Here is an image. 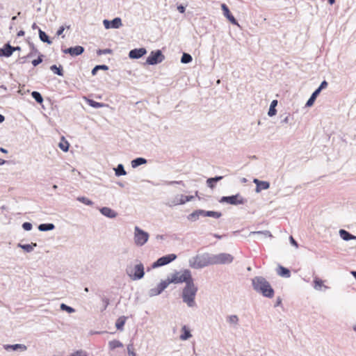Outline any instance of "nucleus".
I'll list each match as a JSON object with an SVG mask.
<instances>
[{
  "instance_id": "1",
  "label": "nucleus",
  "mask_w": 356,
  "mask_h": 356,
  "mask_svg": "<svg viewBox=\"0 0 356 356\" xmlns=\"http://www.w3.org/2000/svg\"><path fill=\"white\" fill-rule=\"evenodd\" d=\"M252 284L254 290L257 293L262 294L263 296L268 298H272L274 296V289L264 277H254L252 280Z\"/></svg>"
},
{
  "instance_id": "2",
  "label": "nucleus",
  "mask_w": 356,
  "mask_h": 356,
  "mask_svg": "<svg viewBox=\"0 0 356 356\" xmlns=\"http://www.w3.org/2000/svg\"><path fill=\"white\" fill-rule=\"evenodd\" d=\"M197 287L194 284L193 280L191 282H187L182 290L181 298L184 303L187 305L188 307H196L195 296L197 292Z\"/></svg>"
},
{
  "instance_id": "3",
  "label": "nucleus",
  "mask_w": 356,
  "mask_h": 356,
  "mask_svg": "<svg viewBox=\"0 0 356 356\" xmlns=\"http://www.w3.org/2000/svg\"><path fill=\"white\" fill-rule=\"evenodd\" d=\"M190 267L200 269L213 264V254L208 252L197 254L188 260Z\"/></svg>"
},
{
  "instance_id": "4",
  "label": "nucleus",
  "mask_w": 356,
  "mask_h": 356,
  "mask_svg": "<svg viewBox=\"0 0 356 356\" xmlns=\"http://www.w3.org/2000/svg\"><path fill=\"white\" fill-rule=\"evenodd\" d=\"M168 285L171 283L174 284H179L185 282L187 284V282H191L193 280L191 273L189 270H184L183 271L175 272L172 275L171 277H168L166 280Z\"/></svg>"
},
{
  "instance_id": "5",
  "label": "nucleus",
  "mask_w": 356,
  "mask_h": 356,
  "mask_svg": "<svg viewBox=\"0 0 356 356\" xmlns=\"http://www.w3.org/2000/svg\"><path fill=\"white\" fill-rule=\"evenodd\" d=\"M126 273L132 280H140L144 277V266L142 263L129 264L126 268Z\"/></svg>"
},
{
  "instance_id": "6",
  "label": "nucleus",
  "mask_w": 356,
  "mask_h": 356,
  "mask_svg": "<svg viewBox=\"0 0 356 356\" xmlns=\"http://www.w3.org/2000/svg\"><path fill=\"white\" fill-rule=\"evenodd\" d=\"M149 236V234L139 227L136 226L134 227V240L137 246L144 245L147 242Z\"/></svg>"
},
{
  "instance_id": "7",
  "label": "nucleus",
  "mask_w": 356,
  "mask_h": 356,
  "mask_svg": "<svg viewBox=\"0 0 356 356\" xmlns=\"http://www.w3.org/2000/svg\"><path fill=\"white\" fill-rule=\"evenodd\" d=\"M220 203H228L232 205H238L245 204L247 200L243 198L239 193L230 196H222L219 200Z\"/></svg>"
},
{
  "instance_id": "8",
  "label": "nucleus",
  "mask_w": 356,
  "mask_h": 356,
  "mask_svg": "<svg viewBox=\"0 0 356 356\" xmlns=\"http://www.w3.org/2000/svg\"><path fill=\"white\" fill-rule=\"evenodd\" d=\"M234 260V257L228 253H220L213 254V264H229Z\"/></svg>"
},
{
  "instance_id": "9",
  "label": "nucleus",
  "mask_w": 356,
  "mask_h": 356,
  "mask_svg": "<svg viewBox=\"0 0 356 356\" xmlns=\"http://www.w3.org/2000/svg\"><path fill=\"white\" fill-rule=\"evenodd\" d=\"M164 60V56L161 50L153 51L147 58L146 63L154 65L161 63Z\"/></svg>"
},
{
  "instance_id": "10",
  "label": "nucleus",
  "mask_w": 356,
  "mask_h": 356,
  "mask_svg": "<svg viewBox=\"0 0 356 356\" xmlns=\"http://www.w3.org/2000/svg\"><path fill=\"white\" fill-rule=\"evenodd\" d=\"M177 255L175 254H169L159 258L155 262L152 264V267L156 268L170 264L175 260Z\"/></svg>"
},
{
  "instance_id": "11",
  "label": "nucleus",
  "mask_w": 356,
  "mask_h": 356,
  "mask_svg": "<svg viewBox=\"0 0 356 356\" xmlns=\"http://www.w3.org/2000/svg\"><path fill=\"white\" fill-rule=\"evenodd\" d=\"M168 284L166 280L161 281L156 287L152 288L149 291V296L151 297L161 294L167 287Z\"/></svg>"
},
{
  "instance_id": "12",
  "label": "nucleus",
  "mask_w": 356,
  "mask_h": 356,
  "mask_svg": "<svg viewBox=\"0 0 356 356\" xmlns=\"http://www.w3.org/2000/svg\"><path fill=\"white\" fill-rule=\"evenodd\" d=\"M103 24L106 29H119L122 26V19L120 17H115L113 20L104 19Z\"/></svg>"
},
{
  "instance_id": "13",
  "label": "nucleus",
  "mask_w": 356,
  "mask_h": 356,
  "mask_svg": "<svg viewBox=\"0 0 356 356\" xmlns=\"http://www.w3.org/2000/svg\"><path fill=\"white\" fill-rule=\"evenodd\" d=\"M63 52L65 54H70L72 56H77L84 52V48L82 46H75L67 49H62Z\"/></svg>"
},
{
  "instance_id": "14",
  "label": "nucleus",
  "mask_w": 356,
  "mask_h": 356,
  "mask_svg": "<svg viewBox=\"0 0 356 356\" xmlns=\"http://www.w3.org/2000/svg\"><path fill=\"white\" fill-rule=\"evenodd\" d=\"M147 54V50L145 48L141 47L138 49H131L129 53V56L132 59H138L143 57L144 55Z\"/></svg>"
},
{
  "instance_id": "15",
  "label": "nucleus",
  "mask_w": 356,
  "mask_h": 356,
  "mask_svg": "<svg viewBox=\"0 0 356 356\" xmlns=\"http://www.w3.org/2000/svg\"><path fill=\"white\" fill-rule=\"evenodd\" d=\"M222 10L223 11L224 15L227 17V19L234 25L239 26L238 24V22L235 19V17L232 15V14L230 13L229 8L226 6V4L222 3L221 5Z\"/></svg>"
},
{
  "instance_id": "16",
  "label": "nucleus",
  "mask_w": 356,
  "mask_h": 356,
  "mask_svg": "<svg viewBox=\"0 0 356 356\" xmlns=\"http://www.w3.org/2000/svg\"><path fill=\"white\" fill-rule=\"evenodd\" d=\"M15 49L9 43H6L0 48V56L10 57L14 53Z\"/></svg>"
},
{
  "instance_id": "17",
  "label": "nucleus",
  "mask_w": 356,
  "mask_h": 356,
  "mask_svg": "<svg viewBox=\"0 0 356 356\" xmlns=\"http://www.w3.org/2000/svg\"><path fill=\"white\" fill-rule=\"evenodd\" d=\"M99 211L103 216L109 218H115L118 216V213L115 211L107 207H102Z\"/></svg>"
},
{
  "instance_id": "18",
  "label": "nucleus",
  "mask_w": 356,
  "mask_h": 356,
  "mask_svg": "<svg viewBox=\"0 0 356 356\" xmlns=\"http://www.w3.org/2000/svg\"><path fill=\"white\" fill-rule=\"evenodd\" d=\"M253 182L256 184V191L260 192L261 190H267L270 187V184L266 181H260L257 179H254Z\"/></svg>"
},
{
  "instance_id": "19",
  "label": "nucleus",
  "mask_w": 356,
  "mask_h": 356,
  "mask_svg": "<svg viewBox=\"0 0 356 356\" xmlns=\"http://www.w3.org/2000/svg\"><path fill=\"white\" fill-rule=\"evenodd\" d=\"M313 283V286L314 289L317 291H321L322 288H323L324 290L329 289L327 286L323 284V281L318 278V277H314Z\"/></svg>"
},
{
  "instance_id": "20",
  "label": "nucleus",
  "mask_w": 356,
  "mask_h": 356,
  "mask_svg": "<svg viewBox=\"0 0 356 356\" xmlns=\"http://www.w3.org/2000/svg\"><path fill=\"white\" fill-rule=\"evenodd\" d=\"M185 203L184 195H177L170 201L169 206L173 207L176 205L184 204Z\"/></svg>"
},
{
  "instance_id": "21",
  "label": "nucleus",
  "mask_w": 356,
  "mask_h": 356,
  "mask_svg": "<svg viewBox=\"0 0 356 356\" xmlns=\"http://www.w3.org/2000/svg\"><path fill=\"white\" fill-rule=\"evenodd\" d=\"M4 349L6 350H21L25 351L27 349V347L24 344H13V345H4Z\"/></svg>"
},
{
  "instance_id": "22",
  "label": "nucleus",
  "mask_w": 356,
  "mask_h": 356,
  "mask_svg": "<svg viewBox=\"0 0 356 356\" xmlns=\"http://www.w3.org/2000/svg\"><path fill=\"white\" fill-rule=\"evenodd\" d=\"M339 236L341 238L346 241H350L352 239H356V236L350 234L349 232L345 230V229H340L339 230Z\"/></svg>"
},
{
  "instance_id": "23",
  "label": "nucleus",
  "mask_w": 356,
  "mask_h": 356,
  "mask_svg": "<svg viewBox=\"0 0 356 356\" xmlns=\"http://www.w3.org/2000/svg\"><path fill=\"white\" fill-rule=\"evenodd\" d=\"M277 275H279L280 276L283 277L288 278L291 276L290 270L288 268H286L282 266H278V268L277 270Z\"/></svg>"
},
{
  "instance_id": "24",
  "label": "nucleus",
  "mask_w": 356,
  "mask_h": 356,
  "mask_svg": "<svg viewBox=\"0 0 356 356\" xmlns=\"http://www.w3.org/2000/svg\"><path fill=\"white\" fill-rule=\"evenodd\" d=\"M253 235H257V236H259L263 237V238H267V237L271 238V237H273L271 233L269 231H268V230L250 232L249 233L248 236H253Z\"/></svg>"
},
{
  "instance_id": "25",
  "label": "nucleus",
  "mask_w": 356,
  "mask_h": 356,
  "mask_svg": "<svg viewBox=\"0 0 356 356\" xmlns=\"http://www.w3.org/2000/svg\"><path fill=\"white\" fill-rule=\"evenodd\" d=\"M226 321L230 325H232L235 327L238 325L239 319L238 316L234 314L227 316L226 317Z\"/></svg>"
},
{
  "instance_id": "26",
  "label": "nucleus",
  "mask_w": 356,
  "mask_h": 356,
  "mask_svg": "<svg viewBox=\"0 0 356 356\" xmlns=\"http://www.w3.org/2000/svg\"><path fill=\"white\" fill-rule=\"evenodd\" d=\"M147 159L143 158V157H138L134 160L131 161V167L133 168H136L141 165L147 163Z\"/></svg>"
},
{
  "instance_id": "27",
  "label": "nucleus",
  "mask_w": 356,
  "mask_h": 356,
  "mask_svg": "<svg viewBox=\"0 0 356 356\" xmlns=\"http://www.w3.org/2000/svg\"><path fill=\"white\" fill-rule=\"evenodd\" d=\"M17 246L22 250H24L26 252H31L33 250L34 247L37 246L36 243H31V244H22L18 243Z\"/></svg>"
},
{
  "instance_id": "28",
  "label": "nucleus",
  "mask_w": 356,
  "mask_h": 356,
  "mask_svg": "<svg viewBox=\"0 0 356 356\" xmlns=\"http://www.w3.org/2000/svg\"><path fill=\"white\" fill-rule=\"evenodd\" d=\"M182 334L180 335V339L182 341H186L192 337L190 330L186 327V325H184L181 328Z\"/></svg>"
},
{
  "instance_id": "29",
  "label": "nucleus",
  "mask_w": 356,
  "mask_h": 356,
  "mask_svg": "<svg viewBox=\"0 0 356 356\" xmlns=\"http://www.w3.org/2000/svg\"><path fill=\"white\" fill-rule=\"evenodd\" d=\"M55 225L53 223H42L38 226V229L41 232H47L53 230Z\"/></svg>"
},
{
  "instance_id": "30",
  "label": "nucleus",
  "mask_w": 356,
  "mask_h": 356,
  "mask_svg": "<svg viewBox=\"0 0 356 356\" xmlns=\"http://www.w3.org/2000/svg\"><path fill=\"white\" fill-rule=\"evenodd\" d=\"M222 178V176H216L215 177L209 178L207 180V186L211 188H213L215 187L213 184L220 181Z\"/></svg>"
},
{
  "instance_id": "31",
  "label": "nucleus",
  "mask_w": 356,
  "mask_h": 356,
  "mask_svg": "<svg viewBox=\"0 0 356 356\" xmlns=\"http://www.w3.org/2000/svg\"><path fill=\"white\" fill-rule=\"evenodd\" d=\"M277 105V100H273L270 103V108L268 112V115L270 117L274 116L276 115L277 110L275 109V107Z\"/></svg>"
},
{
  "instance_id": "32",
  "label": "nucleus",
  "mask_w": 356,
  "mask_h": 356,
  "mask_svg": "<svg viewBox=\"0 0 356 356\" xmlns=\"http://www.w3.org/2000/svg\"><path fill=\"white\" fill-rule=\"evenodd\" d=\"M127 317L122 316L119 317L115 322V327L118 330H122L125 324Z\"/></svg>"
},
{
  "instance_id": "33",
  "label": "nucleus",
  "mask_w": 356,
  "mask_h": 356,
  "mask_svg": "<svg viewBox=\"0 0 356 356\" xmlns=\"http://www.w3.org/2000/svg\"><path fill=\"white\" fill-rule=\"evenodd\" d=\"M320 94L319 91L317 90H315L314 91V92L312 94L311 97H309V99L307 100V103H306V106H311L314 104L316 97L318 96V95Z\"/></svg>"
},
{
  "instance_id": "34",
  "label": "nucleus",
  "mask_w": 356,
  "mask_h": 356,
  "mask_svg": "<svg viewBox=\"0 0 356 356\" xmlns=\"http://www.w3.org/2000/svg\"><path fill=\"white\" fill-rule=\"evenodd\" d=\"M39 38L40 40L43 42H46L49 44L52 43L49 36L46 34L44 31H42L41 29H39Z\"/></svg>"
},
{
  "instance_id": "35",
  "label": "nucleus",
  "mask_w": 356,
  "mask_h": 356,
  "mask_svg": "<svg viewBox=\"0 0 356 356\" xmlns=\"http://www.w3.org/2000/svg\"><path fill=\"white\" fill-rule=\"evenodd\" d=\"M114 170H115V175L118 177L127 175V172L125 171V170L124 168V165L121 163L118 164Z\"/></svg>"
},
{
  "instance_id": "36",
  "label": "nucleus",
  "mask_w": 356,
  "mask_h": 356,
  "mask_svg": "<svg viewBox=\"0 0 356 356\" xmlns=\"http://www.w3.org/2000/svg\"><path fill=\"white\" fill-rule=\"evenodd\" d=\"M50 70L56 74L58 76H63V70L61 65L57 67L56 65H53L50 67Z\"/></svg>"
},
{
  "instance_id": "37",
  "label": "nucleus",
  "mask_w": 356,
  "mask_h": 356,
  "mask_svg": "<svg viewBox=\"0 0 356 356\" xmlns=\"http://www.w3.org/2000/svg\"><path fill=\"white\" fill-rule=\"evenodd\" d=\"M87 102L92 108H99L104 106L103 103L97 102L92 99H87Z\"/></svg>"
},
{
  "instance_id": "38",
  "label": "nucleus",
  "mask_w": 356,
  "mask_h": 356,
  "mask_svg": "<svg viewBox=\"0 0 356 356\" xmlns=\"http://www.w3.org/2000/svg\"><path fill=\"white\" fill-rule=\"evenodd\" d=\"M108 69V67L106 65H96L92 70V74L93 76L96 75L97 73V71H100V70H107Z\"/></svg>"
},
{
  "instance_id": "39",
  "label": "nucleus",
  "mask_w": 356,
  "mask_h": 356,
  "mask_svg": "<svg viewBox=\"0 0 356 356\" xmlns=\"http://www.w3.org/2000/svg\"><path fill=\"white\" fill-rule=\"evenodd\" d=\"M32 97L35 100L36 102L41 104L43 102V98L41 94L38 91H33L31 93Z\"/></svg>"
},
{
  "instance_id": "40",
  "label": "nucleus",
  "mask_w": 356,
  "mask_h": 356,
  "mask_svg": "<svg viewBox=\"0 0 356 356\" xmlns=\"http://www.w3.org/2000/svg\"><path fill=\"white\" fill-rule=\"evenodd\" d=\"M192 60H193L192 56L189 54H187V53H184L181 58V62L182 63H185V64L189 63L190 62L192 61Z\"/></svg>"
},
{
  "instance_id": "41",
  "label": "nucleus",
  "mask_w": 356,
  "mask_h": 356,
  "mask_svg": "<svg viewBox=\"0 0 356 356\" xmlns=\"http://www.w3.org/2000/svg\"><path fill=\"white\" fill-rule=\"evenodd\" d=\"M122 343L118 340H113L109 342V347L111 349L113 350L117 348L122 347Z\"/></svg>"
},
{
  "instance_id": "42",
  "label": "nucleus",
  "mask_w": 356,
  "mask_h": 356,
  "mask_svg": "<svg viewBox=\"0 0 356 356\" xmlns=\"http://www.w3.org/2000/svg\"><path fill=\"white\" fill-rule=\"evenodd\" d=\"M77 200L88 206L93 205V202L86 197H78Z\"/></svg>"
},
{
  "instance_id": "43",
  "label": "nucleus",
  "mask_w": 356,
  "mask_h": 356,
  "mask_svg": "<svg viewBox=\"0 0 356 356\" xmlns=\"http://www.w3.org/2000/svg\"><path fill=\"white\" fill-rule=\"evenodd\" d=\"M207 217H212L215 218H219L221 217L222 213L218 211H207L206 213Z\"/></svg>"
},
{
  "instance_id": "44",
  "label": "nucleus",
  "mask_w": 356,
  "mask_h": 356,
  "mask_svg": "<svg viewBox=\"0 0 356 356\" xmlns=\"http://www.w3.org/2000/svg\"><path fill=\"white\" fill-rule=\"evenodd\" d=\"M198 209L194 211L191 214H189L187 217L188 220L191 221H196L199 218Z\"/></svg>"
},
{
  "instance_id": "45",
  "label": "nucleus",
  "mask_w": 356,
  "mask_h": 356,
  "mask_svg": "<svg viewBox=\"0 0 356 356\" xmlns=\"http://www.w3.org/2000/svg\"><path fill=\"white\" fill-rule=\"evenodd\" d=\"M60 308L63 311H65L70 314L74 313L75 312V309L72 308V307H70L64 303H62L60 306Z\"/></svg>"
},
{
  "instance_id": "46",
  "label": "nucleus",
  "mask_w": 356,
  "mask_h": 356,
  "mask_svg": "<svg viewBox=\"0 0 356 356\" xmlns=\"http://www.w3.org/2000/svg\"><path fill=\"white\" fill-rule=\"evenodd\" d=\"M69 143L67 141H65L64 143H59V147L63 151V152H67L69 149Z\"/></svg>"
},
{
  "instance_id": "47",
  "label": "nucleus",
  "mask_w": 356,
  "mask_h": 356,
  "mask_svg": "<svg viewBox=\"0 0 356 356\" xmlns=\"http://www.w3.org/2000/svg\"><path fill=\"white\" fill-rule=\"evenodd\" d=\"M165 184L167 185H174V184H180L183 186H185L183 181H165Z\"/></svg>"
},
{
  "instance_id": "48",
  "label": "nucleus",
  "mask_w": 356,
  "mask_h": 356,
  "mask_svg": "<svg viewBox=\"0 0 356 356\" xmlns=\"http://www.w3.org/2000/svg\"><path fill=\"white\" fill-rule=\"evenodd\" d=\"M32 227H33V226L31 222H25L22 224V228L25 231H30V230H31Z\"/></svg>"
},
{
  "instance_id": "49",
  "label": "nucleus",
  "mask_w": 356,
  "mask_h": 356,
  "mask_svg": "<svg viewBox=\"0 0 356 356\" xmlns=\"http://www.w3.org/2000/svg\"><path fill=\"white\" fill-rule=\"evenodd\" d=\"M42 56H43V55H40V56H38V58L37 59H34L32 61L33 65V66H37L39 64H40L42 62Z\"/></svg>"
},
{
  "instance_id": "50",
  "label": "nucleus",
  "mask_w": 356,
  "mask_h": 356,
  "mask_svg": "<svg viewBox=\"0 0 356 356\" xmlns=\"http://www.w3.org/2000/svg\"><path fill=\"white\" fill-rule=\"evenodd\" d=\"M327 85H328L327 82L324 80L321 82V83L320 84V86H318V88L316 90H318L319 92H321L322 90L327 88Z\"/></svg>"
},
{
  "instance_id": "51",
  "label": "nucleus",
  "mask_w": 356,
  "mask_h": 356,
  "mask_svg": "<svg viewBox=\"0 0 356 356\" xmlns=\"http://www.w3.org/2000/svg\"><path fill=\"white\" fill-rule=\"evenodd\" d=\"M111 51H112V50L110 49H99L97 51V54L100 56V55H102V54H111Z\"/></svg>"
},
{
  "instance_id": "52",
  "label": "nucleus",
  "mask_w": 356,
  "mask_h": 356,
  "mask_svg": "<svg viewBox=\"0 0 356 356\" xmlns=\"http://www.w3.org/2000/svg\"><path fill=\"white\" fill-rule=\"evenodd\" d=\"M128 353L130 356H136V353L132 350V345L127 346Z\"/></svg>"
},
{
  "instance_id": "53",
  "label": "nucleus",
  "mask_w": 356,
  "mask_h": 356,
  "mask_svg": "<svg viewBox=\"0 0 356 356\" xmlns=\"http://www.w3.org/2000/svg\"><path fill=\"white\" fill-rule=\"evenodd\" d=\"M65 29V26H60V27H59V29H58L57 32H56V35H57L58 36L61 35L63 34V31H64Z\"/></svg>"
},
{
  "instance_id": "54",
  "label": "nucleus",
  "mask_w": 356,
  "mask_h": 356,
  "mask_svg": "<svg viewBox=\"0 0 356 356\" xmlns=\"http://www.w3.org/2000/svg\"><path fill=\"white\" fill-rule=\"evenodd\" d=\"M194 199L193 195H184L185 202H190Z\"/></svg>"
},
{
  "instance_id": "55",
  "label": "nucleus",
  "mask_w": 356,
  "mask_h": 356,
  "mask_svg": "<svg viewBox=\"0 0 356 356\" xmlns=\"http://www.w3.org/2000/svg\"><path fill=\"white\" fill-rule=\"evenodd\" d=\"M177 10L180 13H184L186 10L185 7L182 5H179L177 6Z\"/></svg>"
},
{
  "instance_id": "56",
  "label": "nucleus",
  "mask_w": 356,
  "mask_h": 356,
  "mask_svg": "<svg viewBox=\"0 0 356 356\" xmlns=\"http://www.w3.org/2000/svg\"><path fill=\"white\" fill-rule=\"evenodd\" d=\"M207 211H204L202 209H198L199 216H207V215H206Z\"/></svg>"
},
{
  "instance_id": "57",
  "label": "nucleus",
  "mask_w": 356,
  "mask_h": 356,
  "mask_svg": "<svg viewBox=\"0 0 356 356\" xmlns=\"http://www.w3.org/2000/svg\"><path fill=\"white\" fill-rule=\"evenodd\" d=\"M290 242L293 245L298 248V243L296 241V240L292 236H290Z\"/></svg>"
},
{
  "instance_id": "58",
  "label": "nucleus",
  "mask_w": 356,
  "mask_h": 356,
  "mask_svg": "<svg viewBox=\"0 0 356 356\" xmlns=\"http://www.w3.org/2000/svg\"><path fill=\"white\" fill-rule=\"evenodd\" d=\"M104 301L105 302H104V305H105L104 309H106V307L108 306V305L109 304V302H108V300L107 298H105V299L104 300Z\"/></svg>"
},
{
  "instance_id": "59",
  "label": "nucleus",
  "mask_w": 356,
  "mask_h": 356,
  "mask_svg": "<svg viewBox=\"0 0 356 356\" xmlns=\"http://www.w3.org/2000/svg\"><path fill=\"white\" fill-rule=\"evenodd\" d=\"M24 31H19L18 33H17V36H23L24 35Z\"/></svg>"
},
{
  "instance_id": "60",
  "label": "nucleus",
  "mask_w": 356,
  "mask_h": 356,
  "mask_svg": "<svg viewBox=\"0 0 356 356\" xmlns=\"http://www.w3.org/2000/svg\"><path fill=\"white\" fill-rule=\"evenodd\" d=\"M0 152H1L2 153H5V154L8 152L7 149H6L3 147H0Z\"/></svg>"
},
{
  "instance_id": "61",
  "label": "nucleus",
  "mask_w": 356,
  "mask_h": 356,
  "mask_svg": "<svg viewBox=\"0 0 356 356\" xmlns=\"http://www.w3.org/2000/svg\"><path fill=\"white\" fill-rule=\"evenodd\" d=\"M5 120V118L3 115L0 114V123L3 122Z\"/></svg>"
},
{
  "instance_id": "62",
  "label": "nucleus",
  "mask_w": 356,
  "mask_h": 356,
  "mask_svg": "<svg viewBox=\"0 0 356 356\" xmlns=\"http://www.w3.org/2000/svg\"><path fill=\"white\" fill-rule=\"evenodd\" d=\"M289 122V117L286 116L283 120L282 122L287 123Z\"/></svg>"
},
{
  "instance_id": "63",
  "label": "nucleus",
  "mask_w": 356,
  "mask_h": 356,
  "mask_svg": "<svg viewBox=\"0 0 356 356\" xmlns=\"http://www.w3.org/2000/svg\"><path fill=\"white\" fill-rule=\"evenodd\" d=\"M6 161L3 159H0V165L4 164Z\"/></svg>"
},
{
  "instance_id": "64",
  "label": "nucleus",
  "mask_w": 356,
  "mask_h": 356,
  "mask_svg": "<svg viewBox=\"0 0 356 356\" xmlns=\"http://www.w3.org/2000/svg\"><path fill=\"white\" fill-rule=\"evenodd\" d=\"M213 236H214V237H216V238H222V236H220V235H218V234H213Z\"/></svg>"
}]
</instances>
